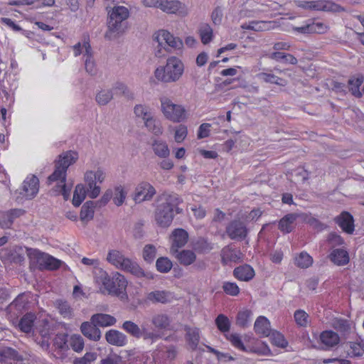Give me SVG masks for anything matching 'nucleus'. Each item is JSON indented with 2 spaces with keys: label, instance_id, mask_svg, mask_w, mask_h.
I'll list each match as a JSON object with an SVG mask.
<instances>
[{
  "label": "nucleus",
  "instance_id": "nucleus-1",
  "mask_svg": "<svg viewBox=\"0 0 364 364\" xmlns=\"http://www.w3.org/2000/svg\"><path fill=\"white\" fill-rule=\"evenodd\" d=\"M157 201L159 204L154 212L155 221L159 226L168 228L171 225L175 214L183 212V209L179 208L183 200L176 193H163L158 197Z\"/></svg>",
  "mask_w": 364,
  "mask_h": 364
},
{
  "label": "nucleus",
  "instance_id": "nucleus-2",
  "mask_svg": "<svg viewBox=\"0 0 364 364\" xmlns=\"http://www.w3.org/2000/svg\"><path fill=\"white\" fill-rule=\"evenodd\" d=\"M97 281L102 284L108 294L118 296L121 300L127 299V281L119 272H114L110 276L106 271L100 269Z\"/></svg>",
  "mask_w": 364,
  "mask_h": 364
},
{
  "label": "nucleus",
  "instance_id": "nucleus-3",
  "mask_svg": "<svg viewBox=\"0 0 364 364\" xmlns=\"http://www.w3.org/2000/svg\"><path fill=\"white\" fill-rule=\"evenodd\" d=\"M129 16V11L125 6H114L109 12L107 30L105 34V38L112 41L123 35L127 29L124 21Z\"/></svg>",
  "mask_w": 364,
  "mask_h": 364
},
{
  "label": "nucleus",
  "instance_id": "nucleus-4",
  "mask_svg": "<svg viewBox=\"0 0 364 364\" xmlns=\"http://www.w3.org/2000/svg\"><path fill=\"white\" fill-rule=\"evenodd\" d=\"M184 64L176 56L166 59L165 65L158 67L154 71V77L164 83H173L178 81L184 73Z\"/></svg>",
  "mask_w": 364,
  "mask_h": 364
},
{
  "label": "nucleus",
  "instance_id": "nucleus-5",
  "mask_svg": "<svg viewBox=\"0 0 364 364\" xmlns=\"http://www.w3.org/2000/svg\"><path fill=\"white\" fill-rule=\"evenodd\" d=\"M106 259L115 267L130 272L137 277L146 276L144 271L136 262L126 257L119 250H110L107 253Z\"/></svg>",
  "mask_w": 364,
  "mask_h": 364
},
{
  "label": "nucleus",
  "instance_id": "nucleus-6",
  "mask_svg": "<svg viewBox=\"0 0 364 364\" xmlns=\"http://www.w3.org/2000/svg\"><path fill=\"white\" fill-rule=\"evenodd\" d=\"M161 110L166 119L178 123L186 119V110L181 105L173 103L166 97H161Z\"/></svg>",
  "mask_w": 364,
  "mask_h": 364
},
{
  "label": "nucleus",
  "instance_id": "nucleus-7",
  "mask_svg": "<svg viewBox=\"0 0 364 364\" xmlns=\"http://www.w3.org/2000/svg\"><path fill=\"white\" fill-rule=\"evenodd\" d=\"M105 173L100 168L97 171H87L85 173V181L87 186L88 196L91 198H96L100 193V187L96 183H102L105 179Z\"/></svg>",
  "mask_w": 364,
  "mask_h": 364
},
{
  "label": "nucleus",
  "instance_id": "nucleus-8",
  "mask_svg": "<svg viewBox=\"0 0 364 364\" xmlns=\"http://www.w3.org/2000/svg\"><path fill=\"white\" fill-rule=\"evenodd\" d=\"M31 255L36 259L41 269L55 270L58 269L63 263L61 260L37 249L33 250L31 252Z\"/></svg>",
  "mask_w": 364,
  "mask_h": 364
},
{
  "label": "nucleus",
  "instance_id": "nucleus-9",
  "mask_svg": "<svg viewBox=\"0 0 364 364\" xmlns=\"http://www.w3.org/2000/svg\"><path fill=\"white\" fill-rule=\"evenodd\" d=\"M154 40L159 43V46L165 43L175 50H181L183 48V41L178 37L173 36L166 30H160L156 33Z\"/></svg>",
  "mask_w": 364,
  "mask_h": 364
},
{
  "label": "nucleus",
  "instance_id": "nucleus-10",
  "mask_svg": "<svg viewBox=\"0 0 364 364\" xmlns=\"http://www.w3.org/2000/svg\"><path fill=\"white\" fill-rule=\"evenodd\" d=\"M156 194V190L152 185L146 181L139 183L134 190L133 199L136 203L151 200Z\"/></svg>",
  "mask_w": 364,
  "mask_h": 364
},
{
  "label": "nucleus",
  "instance_id": "nucleus-11",
  "mask_svg": "<svg viewBox=\"0 0 364 364\" xmlns=\"http://www.w3.org/2000/svg\"><path fill=\"white\" fill-rule=\"evenodd\" d=\"M161 10L169 14H178L185 16L188 14V9L185 4L179 0H164Z\"/></svg>",
  "mask_w": 364,
  "mask_h": 364
},
{
  "label": "nucleus",
  "instance_id": "nucleus-12",
  "mask_svg": "<svg viewBox=\"0 0 364 364\" xmlns=\"http://www.w3.org/2000/svg\"><path fill=\"white\" fill-rule=\"evenodd\" d=\"M247 232L248 230L246 225L237 220L230 223L226 228V233L232 240H242L246 237Z\"/></svg>",
  "mask_w": 364,
  "mask_h": 364
},
{
  "label": "nucleus",
  "instance_id": "nucleus-13",
  "mask_svg": "<svg viewBox=\"0 0 364 364\" xmlns=\"http://www.w3.org/2000/svg\"><path fill=\"white\" fill-rule=\"evenodd\" d=\"M170 240L171 242V252H177L179 248L186 245L188 240V233L184 229L177 228L173 230Z\"/></svg>",
  "mask_w": 364,
  "mask_h": 364
},
{
  "label": "nucleus",
  "instance_id": "nucleus-14",
  "mask_svg": "<svg viewBox=\"0 0 364 364\" xmlns=\"http://www.w3.org/2000/svg\"><path fill=\"white\" fill-rule=\"evenodd\" d=\"M22 190L25 197L29 199L33 198L39 190L38 178L34 175L28 176L23 183Z\"/></svg>",
  "mask_w": 364,
  "mask_h": 364
},
{
  "label": "nucleus",
  "instance_id": "nucleus-15",
  "mask_svg": "<svg viewBox=\"0 0 364 364\" xmlns=\"http://www.w3.org/2000/svg\"><path fill=\"white\" fill-rule=\"evenodd\" d=\"M293 30L301 33H318L323 34L327 32L328 26L322 22H312L306 23L301 26H294Z\"/></svg>",
  "mask_w": 364,
  "mask_h": 364
},
{
  "label": "nucleus",
  "instance_id": "nucleus-16",
  "mask_svg": "<svg viewBox=\"0 0 364 364\" xmlns=\"http://www.w3.org/2000/svg\"><path fill=\"white\" fill-rule=\"evenodd\" d=\"M83 47L85 48L84 55L87 57L85 61V70L89 75H95L97 73V68L92 59V51L89 42V36L84 37Z\"/></svg>",
  "mask_w": 364,
  "mask_h": 364
},
{
  "label": "nucleus",
  "instance_id": "nucleus-17",
  "mask_svg": "<svg viewBox=\"0 0 364 364\" xmlns=\"http://www.w3.org/2000/svg\"><path fill=\"white\" fill-rule=\"evenodd\" d=\"M24 213L21 209H11L4 212L0 215V226L3 229H9L11 228L16 218L20 217Z\"/></svg>",
  "mask_w": 364,
  "mask_h": 364
},
{
  "label": "nucleus",
  "instance_id": "nucleus-18",
  "mask_svg": "<svg viewBox=\"0 0 364 364\" xmlns=\"http://www.w3.org/2000/svg\"><path fill=\"white\" fill-rule=\"evenodd\" d=\"M222 262L228 264L229 262H240L242 261V254L237 249L226 246L221 250Z\"/></svg>",
  "mask_w": 364,
  "mask_h": 364
},
{
  "label": "nucleus",
  "instance_id": "nucleus-19",
  "mask_svg": "<svg viewBox=\"0 0 364 364\" xmlns=\"http://www.w3.org/2000/svg\"><path fill=\"white\" fill-rule=\"evenodd\" d=\"M80 331L91 341H97L101 338V331L91 321L83 322L80 326Z\"/></svg>",
  "mask_w": 364,
  "mask_h": 364
},
{
  "label": "nucleus",
  "instance_id": "nucleus-20",
  "mask_svg": "<svg viewBox=\"0 0 364 364\" xmlns=\"http://www.w3.org/2000/svg\"><path fill=\"white\" fill-rule=\"evenodd\" d=\"M77 159L78 154L77 152L68 151L59 155L58 159L55 161V164L67 172L68 167L75 164Z\"/></svg>",
  "mask_w": 364,
  "mask_h": 364
},
{
  "label": "nucleus",
  "instance_id": "nucleus-21",
  "mask_svg": "<svg viewBox=\"0 0 364 364\" xmlns=\"http://www.w3.org/2000/svg\"><path fill=\"white\" fill-rule=\"evenodd\" d=\"M107 342L116 346H124L127 342V338L125 334L117 330H109L105 333Z\"/></svg>",
  "mask_w": 364,
  "mask_h": 364
},
{
  "label": "nucleus",
  "instance_id": "nucleus-22",
  "mask_svg": "<svg viewBox=\"0 0 364 364\" xmlns=\"http://www.w3.org/2000/svg\"><path fill=\"white\" fill-rule=\"evenodd\" d=\"M336 222L346 232L351 234L354 231L353 218L348 212H343L336 218Z\"/></svg>",
  "mask_w": 364,
  "mask_h": 364
},
{
  "label": "nucleus",
  "instance_id": "nucleus-23",
  "mask_svg": "<svg viewBox=\"0 0 364 364\" xmlns=\"http://www.w3.org/2000/svg\"><path fill=\"white\" fill-rule=\"evenodd\" d=\"M183 266H189L193 264L196 260V255L190 250H177V252H171Z\"/></svg>",
  "mask_w": 364,
  "mask_h": 364
},
{
  "label": "nucleus",
  "instance_id": "nucleus-24",
  "mask_svg": "<svg viewBox=\"0 0 364 364\" xmlns=\"http://www.w3.org/2000/svg\"><path fill=\"white\" fill-rule=\"evenodd\" d=\"M186 331V340L192 350H196L200 341V331L198 328H192L188 326H184Z\"/></svg>",
  "mask_w": 364,
  "mask_h": 364
},
{
  "label": "nucleus",
  "instance_id": "nucleus-25",
  "mask_svg": "<svg viewBox=\"0 0 364 364\" xmlns=\"http://www.w3.org/2000/svg\"><path fill=\"white\" fill-rule=\"evenodd\" d=\"M22 357L14 348L0 346V363H11V360H21Z\"/></svg>",
  "mask_w": 364,
  "mask_h": 364
},
{
  "label": "nucleus",
  "instance_id": "nucleus-26",
  "mask_svg": "<svg viewBox=\"0 0 364 364\" xmlns=\"http://www.w3.org/2000/svg\"><path fill=\"white\" fill-rule=\"evenodd\" d=\"M90 321L97 326L100 327L111 326L117 322L114 316L106 314H95L91 316Z\"/></svg>",
  "mask_w": 364,
  "mask_h": 364
},
{
  "label": "nucleus",
  "instance_id": "nucleus-27",
  "mask_svg": "<svg viewBox=\"0 0 364 364\" xmlns=\"http://www.w3.org/2000/svg\"><path fill=\"white\" fill-rule=\"evenodd\" d=\"M151 147L155 155L166 159L170 154V150L166 141L154 139L152 140Z\"/></svg>",
  "mask_w": 364,
  "mask_h": 364
},
{
  "label": "nucleus",
  "instance_id": "nucleus-28",
  "mask_svg": "<svg viewBox=\"0 0 364 364\" xmlns=\"http://www.w3.org/2000/svg\"><path fill=\"white\" fill-rule=\"evenodd\" d=\"M330 259L336 265L343 266L349 262V255L343 249L333 250L329 255Z\"/></svg>",
  "mask_w": 364,
  "mask_h": 364
},
{
  "label": "nucleus",
  "instance_id": "nucleus-29",
  "mask_svg": "<svg viewBox=\"0 0 364 364\" xmlns=\"http://www.w3.org/2000/svg\"><path fill=\"white\" fill-rule=\"evenodd\" d=\"M299 216L300 215L298 213H290L286 215L279 220L278 225L279 229L285 233L291 232L293 230L292 224L298 218H299Z\"/></svg>",
  "mask_w": 364,
  "mask_h": 364
},
{
  "label": "nucleus",
  "instance_id": "nucleus-30",
  "mask_svg": "<svg viewBox=\"0 0 364 364\" xmlns=\"http://www.w3.org/2000/svg\"><path fill=\"white\" fill-rule=\"evenodd\" d=\"M320 340L326 348H329L338 345L340 338L338 333L333 331H325L321 333Z\"/></svg>",
  "mask_w": 364,
  "mask_h": 364
},
{
  "label": "nucleus",
  "instance_id": "nucleus-31",
  "mask_svg": "<svg viewBox=\"0 0 364 364\" xmlns=\"http://www.w3.org/2000/svg\"><path fill=\"white\" fill-rule=\"evenodd\" d=\"M147 299L152 303L166 304L171 301L172 295L166 291H154L148 294Z\"/></svg>",
  "mask_w": 364,
  "mask_h": 364
},
{
  "label": "nucleus",
  "instance_id": "nucleus-32",
  "mask_svg": "<svg viewBox=\"0 0 364 364\" xmlns=\"http://www.w3.org/2000/svg\"><path fill=\"white\" fill-rule=\"evenodd\" d=\"M234 276L241 281H249L255 276V271L250 265H242L234 269Z\"/></svg>",
  "mask_w": 364,
  "mask_h": 364
},
{
  "label": "nucleus",
  "instance_id": "nucleus-33",
  "mask_svg": "<svg viewBox=\"0 0 364 364\" xmlns=\"http://www.w3.org/2000/svg\"><path fill=\"white\" fill-rule=\"evenodd\" d=\"M254 328L257 333L263 336H268L270 334V323L264 316H259L257 318Z\"/></svg>",
  "mask_w": 364,
  "mask_h": 364
},
{
  "label": "nucleus",
  "instance_id": "nucleus-34",
  "mask_svg": "<svg viewBox=\"0 0 364 364\" xmlns=\"http://www.w3.org/2000/svg\"><path fill=\"white\" fill-rule=\"evenodd\" d=\"M144 124L147 130L155 136H160L163 134L164 129L161 121L155 118L153 115L146 119V120L144 122Z\"/></svg>",
  "mask_w": 364,
  "mask_h": 364
},
{
  "label": "nucleus",
  "instance_id": "nucleus-35",
  "mask_svg": "<svg viewBox=\"0 0 364 364\" xmlns=\"http://www.w3.org/2000/svg\"><path fill=\"white\" fill-rule=\"evenodd\" d=\"M257 76L259 80L267 83L275 84L282 87H285L288 84L287 80L279 77L273 73H260Z\"/></svg>",
  "mask_w": 364,
  "mask_h": 364
},
{
  "label": "nucleus",
  "instance_id": "nucleus-36",
  "mask_svg": "<svg viewBox=\"0 0 364 364\" xmlns=\"http://www.w3.org/2000/svg\"><path fill=\"white\" fill-rule=\"evenodd\" d=\"M95 213V202L92 200L87 201L81 208L80 218V220L87 223L92 220Z\"/></svg>",
  "mask_w": 364,
  "mask_h": 364
},
{
  "label": "nucleus",
  "instance_id": "nucleus-37",
  "mask_svg": "<svg viewBox=\"0 0 364 364\" xmlns=\"http://www.w3.org/2000/svg\"><path fill=\"white\" fill-rule=\"evenodd\" d=\"M151 323L159 330L166 329L171 323L169 317L166 314H158L152 316Z\"/></svg>",
  "mask_w": 364,
  "mask_h": 364
},
{
  "label": "nucleus",
  "instance_id": "nucleus-38",
  "mask_svg": "<svg viewBox=\"0 0 364 364\" xmlns=\"http://www.w3.org/2000/svg\"><path fill=\"white\" fill-rule=\"evenodd\" d=\"M67 172L62 168H60L55 164V170L53 173L48 178V183L49 185L55 182L65 183Z\"/></svg>",
  "mask_w": 364,
  "mask_h": 364
},
{
  "label": "nucleus",
  "instance_id": "nucleus-39",
  "mask_svg": "<svg viewBox=\"0 0 364 364\" xmlns=\"http://www.w3.org/2000/svg\"><path fill=\"white\" fill-rule=\"evenodd\" d=\"M114 93L111 89H105L98 92L95 100L98 105H106L113 99Z\"/></svg>",
  "mask_w": 364,
  "mask_h": 364
},
{
  "label": "nucleus",
  "instance_id": "nucleus-40",
  "mask_svg": "<svg viewBox=\"0 0 364 364\" xmlns=\"http://www.w3.org/2000/svg\"><path fill=\"white\" fill-rule=\"evenodd\" d=\"M199 34L201 39V42L203 44H208L213 39V31L209 24L203 23L200 25L199 28Z\"/></svg>",
  "mask_w": 364,
  "mask_h": 364
},
{
  "label": "nucleus",
  "instance_id": "nucleus-41",
  "mask_svg": "<svg viewBox=\"0 0 364 364\" xmlns=\"http://www.w3.org/2000/svg\"><path fill=\"white\" fill-rule=\"evenodd\" d=\"M55 186L51 188L50 193L52 196L63 195L65 200H68L70 193V188L66 186L65 183L55 182Z\"/></svg>",
  "mask_w": 364,
  "mask_h": 364
},
{
  "label": "nucleus",
  "instance_id": "nucleus-42",
  "mask_svg": "<svg viewBox=\"0 0 364 364\" xmlns=\"http://www.w3.org/2000/svg\"><path fill=\"white\" fill-rule=\"evenodd\" d=\"M55 306L58 309L59 313L64 318H71L73 316V309L70 307L68 301L61 299L55 302Z\"/></svg>",
  "mask_w": 364,
  "mask_h": 364
},
{
  "label": "nucleus",
  "instance_id": "nucleus-43",
  "mask_svg": "<svg viewBox=\"0 0 364 364\" xmlns=\"http://www.w3.org/2000/svg\"><path fill=\"white\" fill-rule=\"evenodd\" d=\"M34 319L35 316L32 314H27L23 316L18 324L20 329L25 333L31 332L33 326Z\"/></svg>",
  "mask_w": 364,
  "mask_h": 364
},
{
  "label": "nucleus",
  "instance_id": "nucleus-44",
  "mask_svg": "<svg viewBox=\"0 0 364 364\" xmlns=\"http://www.w3.org/2000/svg\"><path fill=\"white\" fill-rule=\"evenodd\" d=\"M313 264V258L306 252H301L295 258V264L302 269L308 268Z\"/></svg>",
  "mask_w": 364,
  "mask_h": 364
},
{
  "label": "nucleus",
  "instance_id": "nucleus-45",
  "mask_svg": "<svg viewBox=\"0 0 364 364\" xmlns=\"http://www.w3.org/2000/svg\"><path fill=\"white\" fill-rule=\"evenodd\" d=\"M269 58L277 61L284 60L291 65H296L298 63L297 59L294 55L282 52H274L270 54Z\"/></svg>",
  "mask_w": 364,
  "mask_h": 364
},
{
  "label": "nucleus",
  "instance_id": "nucleus-46",
  "mask_svg": "<svg viewBox=\"0 0 364 364\" xmlns=\"http://www.w3.org/2000/svg\"><path fill=\"white\" fill-rule=\"evenodd\" d=\"M194 249L200 253H208L213 249V245L203 237L198 238L193 245Z\"/></svg>",
  "mask_w": 364,
  "mask_h": 364
},
{
  "label": "nucleus",
  "instance_id": "nucleus-47",
  "mask_svg": "<svg viewBox=\"0 0 364 364\" xmlns=\"http://www.w3.org/2000/svg\"><path fill=\"white\" fill-rule=\"evenodd\" d=\"M127 197V192L122 186L114 187L113 191V202L117 206L122 205Z\"/></svg>",
  "mask_w": 364,
  "mask_h": 364
},
{
  "label": "nucleus",
  "instance_id": "nucleus-48",
  "mask_svg": "<svg viewBox=\"0 0 364 364\" xmlns=\"http://www.w3.org/2000/svg\"><path fill=\"white\" fill-rule=\"evenodd\" d=\"M122 328L136 338H140V327L133 321H126L122 324Z\"/></svg>",
  "mask_w": 364,
  "mask_h": 364
},
{
  "label": "nucleus",
  "instance_id": "nucleus-49",
  "mask_svg": "<svg viewBox=\"0 0 364 364\" xmlns=\"http://www.w3.org/2000/svg\"><path fill=\"white\" fill-rule=\"evenodd\" d=\"M85 190L82 184L76 186L73 198V204L75 207L80 206L82 202L85 198Z\"/></svg>",
  "mask_w": 364,
  "mask_h": 364
},
{
  "label": "nucleus",
  "instance_id": "nucleus-50",
  "mask_svg": "<svg viewBox=\"0 0 364 364\" xmlns=\"http://www.w3.org/2000/svg\"><path fill=\"white\" fill-rule=\"evenodd\" d=\"M172 262L165 257H161L157 259L156 262V269L161 273H167L172 268Z\"/></svg>",
  "mask_w": 364,
  "mask_h": 364
},
{
  "label": "nucleus",
  "instance_id": "nucleus-51",
  "mask_svg": "<svg viewBox=\"0 0 364 364\" xmlns=\"http://www.w3.org/2000/svg\"><path fill=\"white\" fill-rule=\"evenodd\" d=\"M333 326L336 330L344 335L349 333L350 331V325L345 319H335L333 322Z\"/></svg>",
  "mask_w": 364,
  "mask_h": 364
},
{
  "label": "nucleus",
  "instance_id": "nucleus-52",
  "mask_svg": "<svg viewBox=\"0 0 364 364\" xmlns=\"http://www.w3.org/2000/svg\"><path fill=\"white\" fill-rule=\"evenodd\" d=\"M134 114L137 117H140L143 119L144 122L146 120V119L151 117L153 114L151 112V109L143 105H137L134 107Z\"/></svg>",
  "mask_w": 364,
  "mask_h": 364
},
{
  "label": "nucleus",
  "instance_id": "nucleus-53",
  "mask_svg": "<svg viewBox=\"0 0 364 364\" xmlns=\"http://www.w3.org/2000/svg\"><path fill=\"white\" fill-rule=\"evenodd\" d=\"M363 82V77H353L348 80L349 89L352 94L356 97H361L362 94L360 92V86Z\"/></svg>",
  "mask_w": 364,
  "mask_h": 364
},
{
  "label": "nucleus",
  "instance_id": "nucleus-54",
  "mask_svg": "<svg viewBox=\"0 0 364 364\" xmlns=\"http://www.w3.org/2000/svg\"><path fill=\"white\" fill-rule=\"evenodd\" d=\"M67 337L68 336L65 333L57 334L53 340L55 348L62 351L67 350L68 349Z\"/></svg>",
  "mask_w": 364,
  "mask_h": 364
},
{
  "label": "nucleus",
  "instance_id": "nucleus-55",
  "mask_svg": "<svg viewBox=\"0 0 364 364\" xmlns=\"http://www.w3.org/2000/svg\"><path fill=\"white\" fill-rule=\"evenodd\" d=\"M215 324L218 329L223 333L229 331L230 322L229 318L224 314H219L215 319Z\"/></svg>",
  "mask_w": 364,
  "mask_h": 364
},
{
  "label": "nucleus",
  "instance_id": "nucleus-56",
  "mask_svg": "<svg viewBox=\"0 0 364 364\" xmlns=\"http://www.w3.org/2000/svg\"><path fill=\"white\" fill-rule=\"evenodd\" d=\"M296 324L301 327H306L309 323V315L304 310H296L294 314Z\"/></svg>",
  "mask_w": 364,
  "mask_h": 364
},
{
  "label": "nucleus",
  "instance_id": "nucleus-57",
  "mask_svg": "<svg viewBox=\"0 0 364 364\" xmlns=\"http://www.w3.org/2000/svg\"><path fill=\"white\" fill-rule=\"evenodd\" d=\"M252 312L247 309L240 311L237 316L236 324L242 328L247 327Z\"/></svg>",
  "mask_w": 364,
  "mask_h": 364
},
{
  "label": "nucleus",
  "instance_id": "nucleus-58",
  "mask_svg": "<svg viewBox=\"0 0 364 364\" xmlns=\"http://www.w3.org/2000/svg\"><path fill=\"white\" fill-rule=\"evenodd\" d=\"M69 344L75 352H81L84 348V339L80 335H73L70 338Z\"/></svg>",
  "mask_w": 364,
  "mask_h": 364
},
{
  "label": "nucleus",
  "instance_id": "nucleus-59",
  "mask_svg": "<svg viewBox=\"0 0 364 364\" xmlns=\"http://www.w3.org/2000/svg\"><path fill=\"white\" fill-rule=\"evenodd\" d=\"M156 256V249L153 245H146L143 249V258L148 262L151 263L154 261Z\"/></svg>",
  "mask_w": 364,
  "mask_h": 364
},
{
  "label": "nucleus",
  "instance_id": "nucleus-60",
  "mask_svg": "<svg viewBox=\"0 0 364 364\" xmlns=\"http://www.w3.org/2000/svg\"><path fill=\"white\" fill-rule=\"evenodd\" d=\"M140 338H142L144 340H150L151 342H154L161 338V336L156 332L149 331L144 325H142L140 327Z\"/></svg>",
  "mask_w": 364,
  "mask_h": 364
},
{
  "label": "nucleus",
  "instance_id": "nucleus-61",
  "mask_svg": "<svg viewBox=\"0 0 364 364\" xmlns=\"http://www.w3.org/2000/svg\"><path fill=\"white\" fill-rule=\"evenodd\" d=\"M299 218H301L304 222L310 225L313 228L318 230H321L324 228V225L315 218L304 213L299 214Z\"/></svg>",
  "mask_w": 364,
  "mask_h": 364
},
{
  "label": "nucleus",
  "instance_id": "nucleus-62",
  "mask_svg": "<svg viewBox=\"0 0 364 364\" xmlns=\"http://www.w3.org/2000/svg\"><path fill=\"white\" fill-rule=\"evenodd\" d=\"M188 134L187 127L180 124L175 128L174 140L176 143H181L186 138Z\"/></svg>",
  "mask_w": 364,
  "mask_h": 364
},
{
  "label": "nucleus",
  "instance_id": "nucleus-63",
  "mask_svg": "<svg viewBox=\"0 0 364 364\" xmlns=\"http://www.w3.org/2000/svg\"><path fill=\"white\" fill-rule=\"evenodd\" d=\"M227 338L234 347L242 351H247V348L243 344L241 337L239 334L232 333L229 336H228Z\"/></svg>",
  "mask_w": 364,
  "mask_h": 364
},
{
  "label": "nucleus",
  "instance_id": "nucleus-64",
  "mask_svg": "<svg viewBox=\"0 0 364 364\" xmlns=\"http://www.w3.org/2000/svg\"><path fill=\"white\" fill-rule=\"evenodd\" d=\"M223 289L227 294L233 296H237L240 292L238 286L234 282H224Z\"/></svg>",
  "mask_w": 364,
  "mask_h": 364
}]
</instances>
